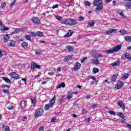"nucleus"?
Instances as JSON below:
<instances>
[{
	"label": "nucleus",
	"instance_id": "nucleus-47",
	"mask_svg": "<svg viewBox=\"0 0 131 131\" xmlns=\"http://www.w3.org/2000/svg\"><path fill=\"white\" fill-rule=\"evenodd\" d=\"M88 112V111H86V110L85 109H83L82 111V114H86V113Z\"/></svg>",
	"mask_w": 131,
	"mask_h": 131
},
{
	"label": "nucleus",
	"instance_id": "nucleus-14",
	"mask_svg": "<svg viewBox=\"0 0 131 131\" xmlns=\"http://www.w3.org/2000/svg\"><path fill=\"white\" fill-rule=\"evenodd\" d=\"M124 5L126 10H131V3H125Z\"/></svg>",
	"mask_w": 131,
	"mask_h": 131
},
{
	"label": "nucleus",
	"instance_id": "nucleus-16",
	"mask_svg": "<svg viewBox=\"0 0 131 131\" xmlns=\"http://www.w3.org/2000/svg\"><path fill=\"white\" fill-rule=\"evenodd\" d=\"M2 79L5 81V82H8V83H10L11 84V80L8 78L7 77H3Z\"/></svg>",
	"mask_w": 131,
	"mask_h": 131
},
{
	"label": "nucleus",
	"instance_id": "nucleus-45",
	"mask_svg": "<svg viewBox=\"0 0 131 131\" xmlns=\"http://www.w3.org/2000/svg\"><path fill=\"white\" fill-rule=\"evenodd\" d=\"M26 38L28 40H31V38H30V36L28 35L26 36Z\"/></svg>",
	"mask_w": 131,
	"mask_h": 131
},
{
	"label": "nucleus",
	"instance_id": "nucleus-50",
	"mask_svg": "<svg viewBox=\"0 0 131 131\" xmlns=\"http://www.w3.org/2000/svg\"><path fill=\"white\" fill-rule=\"evenodd\" d=\"M5 7H6V3H3L1 4V8H2V9H4V8H5Z\"/></svg>",
	"mask_w": 131,
	"mask_h": 131
},
{
	"label": "nucleus",
	"instance_id": "nucleus-12",
	"mask_svg": "<svg viewBox=\"0 0 131 131\" xmlns=\"http://www.w3.org/2000/svg\"><path fill=\"white\" fill-rule=\"evenodd\" d=\"M10 34L5 35L4 36V42H8L9 39H10Z\"/></svg>",
	"mask_w": 131,
	"mask_h": 131
},
{
	"label": "nucleus",
	"instance_id": "nucleus-41",
	"mask_svg": "<svg viewBox=\"0 0 131 131\" xmlns=\"http://www.w3.org/2000/svg\"><path fill=\"white\" fill-rule=\"evenodd\" d=\"M3 92L4 93V94H9V92L8 90L4 89L3 90Z\"/></svg>",
	"mask_w": 131,
	"mask_h": 131
},
{
	"label": "nucleus",
	"instance_id": "nucleus-30",
	"mask_svg": "<svg viewBox=\"0 0 131 131\" xmlns=\"http://www.w3.org/2000/svg\"><path fill=\"white\" fill-rule=\"evenodd\" d=\"M94 65H99V58H96L95 60L93 61Z\"/></svg>",
	"mask_w": 131,
	"mask_h": 131
},
{
	"label": "nucleus",
	"instance_id": "nucleus-58",
	"mask_svg": "<svg viewBox=\"0 0 131 131\" xmlns=\"http://www.w3.org/2000/svg\"><path fill=\"white\" fill-rule=\"evenodd\" d=\"M31 35H32V36H36V33H34V32H31Z\"/></svg>",
	"mask_w": 131,
	"mask_h": 131
},
{
	"label": "nucleus",
	"instance_id": "nucleus-44",
	"mask_svg": "<svg viewBox=\"0 0 131 131\" xmlns=\"http://www.w3.org/2000/svg\"><path fill=\"white\" fill-rule=\"evenodd\" d=\"M43 130H45V127L43 126H41L39 128V131H43Z\"/></svg>",
	"mask_w": 131,
	"mask_h": 131
},
{
	"label": "nucleus",
	"instance_id": "nucleus-36",
	"mask_svg": "<svg viewBox=\"0 0 131 131\" xmlns=\"http://www.w3.org/2000/svg\"><path fill=\"white\" fill-rule=\"evenodd\" d=\"M95 21H93L89 23V25H90V27H94V25H95Z\"/></svg>",
	"mask_w": 131,
	"mask_h": 131
},
{
	"label": "nucleus",
	"instance_id": "nucleus-6",
	"mask_svg": "<svg viewBox=\"0 0 131 131\" xmlns=\"http://www.w3.org/2000/svg\"><path fill=\"white\" fill-rule=\"evenodd\" d=\"M10 76H11L12 78H14L15 79H19V78H20L19 75L14 72L11 73Z\"/></svg>",
	"mask_w": 131,
	"mask_h": 131
},
{
	"label": "nucleus",
	"instance_id": "nucleus-3",
	"mask_svg": "<svg viewBox=\"0 0 131 131\" xmlns=\"http://www.w3.org/2000/svg\"><path fill=\"white\" fill-rule=\"evenodd\" d=\"M43 114V109L41 108H39L36 110L34 117L35 118H38V117H40Z\"/></svg>",
	"mask_w": 131,
	"mask_h": 131
},
{
	"label": "nucleus",
	"instance_id": "nucleus-42",
	"mask_svg": "<svg viewBox=\"0 0 131 131\" xmlns=\"http://www.w3.org/2000/svg\"><path fill=\"white\" fill-rule=\"evenodd\" d=\"M108 113L112 115H115L116 114L115 113V112H114V111H109Z\"/></svg>",
	"mask_w": 131,
	"mask_h": 131
},
{
	"label": "nucleus",
	"instance_id": "nucleus-4",
	"mask_svg": "<svg viewBox=\"0 0 131 131\" xmlns=\"http://www.w3.org/2000/svg\"><path fill=\"white\" fill-rule=\"evenodd\" d=\"M31 69H33V70H34V69H40V68H41V67L39 65L37 64L35 62H31Z\"/></svg>",
	"mask_w": 131,
	"mask_h": 131
},
{
	"label": "nucleus",
	"instance_id": "nucleus-21",
	"mask_svg": "<svg viewBox=\"0 0 131 131\" xmlns=\"http://www.w3.org/2000/svg\"><path fill=\"white\" fill-rule=\"evenodd\" d=\"M119 65H120V62L119 61H116L111 63V66L114 67L119 66Z\"/></svg>",
	"mask_w": 131,
	"mask_h": 131
},
{
	"label": "nucleus",
	"instance_id": "nucleus-13",
	"mask_svg": "<svg viewBox=\"0 0 131 131\" xmlns=\"http://www.w3.org/2000/svg\"><path fill=\"white\" fill-rule=\"evenodd\" d=\"M121 49V45H119L113 48L114 52L115 53H116V52H118V51H119V50H120Z\"/></svg>",
	"mask_w": 131,
	"mask_h": 131
},
{
	"label": "nucleus",
	"instance_id": "nucleus-39",
	"mask_svg": "<svg viewBox=\"0 0 131 131\" xmlns=\"http://www.w3.org/2000/svg\"><path fill=\"white\" fill-rule=\"evenodd\" d=\"M67 49L68 50H69V51H73V48H72V47H71L70 46H67Z\"/></svg>",
	"mask_w": 131,
	"mask_h": 131
},
{
	"label": "nucleus",
	"instance_id": "nucleus-18",
	"mask_svg": "<svg viewBox=\"0 0 131 131\" xmlns=\"http://www.w3.org/2000/svg\"><path fill=\"white\" fill-rule=\"evenodd\" d=\"M70 59H71V55H68L64 58L63 61L64 62H67L69 61Z\"/></svg>",
	"mask_w": 131,
	"mask_h": 131
},
{
	"label": "nucleus",
	"instance_id": "nucleus-1",
	"mask_svg": "<svg viewBox=\"0 0 131 131\" xmlns=\"http://www.w3.org/2000/svg\"><path fill=\"white\" fill-rule=\"evenodd\" d=\"M93 5L95 7H97L95 8V11L96 12H99L101 10H103V3H102V0H94L93 2Z\"/></svg>",
	"mask_w": 131,
	"mask_h": 131
},
{
	"label": "nucleus",
	"instance_id": "nucleus-59",
	"mask_svg": "<svg viewBox=\"0 0 131 131\" xmlns=\"http://www.w3.org/2000/svg\"><path fill=\"white\" fill-rule=\"evenodd\" d=\"M8 109H9V110H13L14 109V107L13 106L8 107Z\"/></svg>",
	"mask_w": 131,
	"mask_h": 131
},
{
	"label": "nucleus",
	"instance_id": "nucleus-43",
	"mask_svg": "<svg viewBox=\"0 0 131 131\" xmlns=\"http://www.w3.org/2000/svg\"><path fill=\"white\" fill-rule=\"evenodd\" d=\"M15 4H16V0H13L12 3L10 4V7H13Z\"/></svg>",
	"mask_w": 131,
	"mask_h": 131
},
{
	"label": "nucleus",
	"instance_id": "nucleus-2",
	"mask_svg": "<svg viewBox=\"0 0 131 131\" xmlns=\"http://www.w3.org/2000/svg\"><path fill=\"white\" fill-rule=\"evenodd\" d=\"M78 22L74 19H66L62 21V24H65V25H76Z\"/></svg>",
	"mask_w": 131,
	"mask_h": 131
},
{
	"label": "nucleus",
	"instance_id": "nucleus-56",
	"mask_svg": "<svg viewBox=\"0 0 131 131\" xmlns=\"http://www.w3.org/2000/svg\"><path fill=\"white\" fill-rule=\"evenodd\" d=\"M21 80H23V81H24L25 84H26V81H27V79H26V78H22Z\"/></svg>",
	"mask_w": 131,
	"mask_h": 131
},
{
	"label": "nucleus",
	"instance_id": "nucleus-35",
	"mask_svg": "<svg viewBox=\"0 0 131 131\" xmlns=\"http://www.w3.org/2000/svg\"><path fill=\"white\" fill-rule=\"evenodd\" d=\"M20 106L21 108H25V102L24 101H22L20 103Z\"/></svg>",
	"mask_w": 131,
	"mask_h": 131
},
{
	"label": "nucleus",
	"instance_id": "nucleus-57",
	"mask_svg": "<svg viewBox=\"0 0 131 131\" xmlns=\"http://www.w3.org/2000/svg\"><path fill=\"white\" fill-rule=\"evenodd\" d=\"M3 88H8L9 89H10L11 88V86L4 84Z\"/></svg>",
	"mask_w": 131,
	"mask_h": 131
},
{
	"label": "nucleus",
	"instance_id": "nucleus-7",
	"mask_svg": "<svg viewBox=\"0 0 131 131\" xmlns=\"http://www.w3.org/2000/svg\"><path fill=\"white\" fill-rule=\"evenodd\" d=\"M129 57H130V54L128 53H126L122 55L121 58L123 59V60H125V59H127V60H128Z\"/></svg>",
	"mask_w": 131,
	"mask_h": 131
},
{
	"label": "nucleus",
	"instance_id": "nucleus-32",
	"mask_svg": "<svg viewBox=\"0 0 131 131\" xmlns=\"http://www.w3.org/2000/svg\"><path fill=\"white\" fill-rule=\"evenodd\" d=\"M116 79H117V77L116 76V75H114L113 76V78L111 79L112 81H113L114 82H115Z\"/></svg>",
	"mask_w": 131,
	"mask_h": 131
},
{
	"label": "nucleus",
	"instance_id": "nucleus-53",
	"mask_svg": "<svg viewBox=\"0 0 131 131\" xmlns=\"http://www.w3.org/2000/svg\"><path fill=\"white\" fill-rule=\"evenodd\" d=\"M126 127H127L129 129H131V125L129 124H127L126 125Z\"/></svg>",
	"mask_w": 131,
	"mask_h": 131
},
{
	"label": "nucleus",
	"instance_id": "nucleus-5",
	"mask_svg": "<svg viewBox=\"0 0 131 131\" xmlns=\"http://www.w3.org/2000/svg\"><path fill=\"white\" fill-rule=\"evenodd\" d=\"M92 57L95 59H99V58H103V55L101 54L94 52L92 54Z\"/></svg>",
	"mask_w": 131,
	"mask_h": 131
},
{
	"label": "nucleus",
	"instance_id": "nucleus-64",
	"mask_svg": "<svg viewBox=\"0 0 131 131\" xmlns=\"http://www.w3.org/2000/svg\"><path fill=\"white\" fill-rule=\"evenodd\" d=\"M96 106H97L96 104H93L92 105V108H95V107H96Z\"/></svg>",
	"mask_w": 131,
	"mask_h": 131
},
{
	"label": "nucleus",
	"instance_id": "nucleus-49",
	"mask_svg": "<svg viewBox=\"0 0 131 131\" xmlns=\"http://www.w3.org/2000/svg\"><path fill=\"white\" fill-rule=\"evenodd\" d=\"M85 4L86 6H88V7H90L92 5V4L89 2H86Z\"/></svg>",
	"mask_w": 131,
	"mask_h": 131
},
{
	"label": "nucleus",
	"instance_id": "nucleus-24",
	"mask_svg": "<svg viewBox=\"0 0 131 131\" xmlns=\"http://www.w3.org/2000/svg\"><path fill=\"white\" fill-rule=\"evenodd\" d=\"M118 13L119 15H121V17H122V18H125V15H124V14H123L122 11H121V10L118 11Z\"/></svg>",
	"mask_w": 131,
	"mask_h": 131
},
{
	"label": "nucleus",
	"instance_id": "nucleus-11",
	"mask_svg": "<svg viewBox=\"0 0 131 131\" xmlns=\"http://www.w3.org/2000/svg\"><path fill=\"white\" fill-rule=\"evenodd\" d=\"M123 84H124L123 82H121V81L118 82L117 83V90H119V89H121V88H122V86H123Z\"/></svg>",
	"mask_w": 131,
	"mask_h": 131
},
{
	"label": "nucleus",
	"instance_id": "nucleus-52",
	"mask_svg": "<svg viewBox=\"0 0 131 131\" xmlns=\"http://www.w3.org/2000/svg\"><path fill=\"white\" fill-rule=\"evenodd\" d=\"M79 20H80V21H83V20H84V17L80 16L79 17Z\"/></svg>",
	"mask_w": 131,
	"mask_h": 131
},
{
	"label": "nucleus",
	"instance_id": "nucleus-19",
	"mask_svg": "<svg viewBox=\"0 0 131 131\" xmlns=\"http://www.w3.org/2000/svg\"><path fill=\"white\" fill-rule=\"evenodd\" d=\"M125 40L128 42H131V36H126L124 37Z\"/></svg>",
	"mask_w": 131,
	"mask_h": 131
},
{
	"label": "nucleus",
	"instance_id": "nucleus-40",
	"mask_svg": "<svg viewBox=\"0 0 131 131\" xmlns=\"http://www.w3.org/2000/svg\"><path fill=\"white\" fill-rule=\"evenodd\" d=\"M71 98H72V94L68 95L67 96V100H70L71 99Z\"/></svg>",
	"mask_w": 131,
	"mask_h": 131
},
{
	"label": "nucleus",
	"instance_id": "nucleus-46",
	"mask_svg": "<svg viewBox=\"0 0 131 131\" xmlns=\"http://www.w3.org/2000/svg\"><path fill=\"white\" fill-rule=\"evenodd\" d=\"M126 121V119H124V118L120 120V122H121L122 123H123V122H125Z\"/></svg>",
	"mask_w": 131,
	"mask_h": 131
},
{
	"label": "nucleus",
	"instance_id": "nucleus-10",
	"mask_svg": "<svg viewBox=\"0 0 131 131\" xmlns=\"http://www.w3.org/2000/svg\"><path fill=\"white\" fill-rule=\"evenodd\" d=\"M32 21L34 22V23H36V24H39L40 23V20H39V18L38 17H33L32 19Z\"/></svg>",
	"mask_w": 131,
	"mask_h": 131
},
{
	"label": "nucleus",
	"instance_id": "nucleus-28",
	"mask_svg": "<svg viewBox=\"0 0 131 131\" xmlns=\"http://www.w3.org/2000/svg\"><path fill=\"white\" fill-rule=\"evenodd\" d=\"M21 45L23 48H24L25 49H27L28 45L26 43V42H23Z\"/></svg>",
	"mask_w": 131,
	"mask_h": 131
},
{
	"label": "nucleus",
	"instance_id": "nucleus-8",
	"mask_svg": "<svg viewBox=\"0 0 131 131\" xmlns=\"http://www.w3.org/2000/svg\"><path fill=\"white\" fill-rule=\"evenodd\" d=\"M118 106H120V107L122 108L123 110H124V109H125V106L124 105L122 101H121V100H119L118 101Z\"/></svg>",
	"mask_w": 131,
	"mask_h": 131
},
{
	"label": "nucleus",
	"instance_id": "nucleus-33",
	"mask_svg": "<svg viewBox=\"0 0 131 131\" xmlns=\"http://www.w3.org/2000/svg\"><path fill=\"white\" fill-rule=\"evenodd\" d=\"M72 35V32L71 31H69L68 33L66 35V37H69L70 36H71Z\"/></svg>",
	"mask_w": 131,
	"mask_h": 131
},
{
	"label": "nucleus",
	"instance_id": "nucleus-51",
	"mask_svg": "<svg viewBox=\"0 0 131 131\" xmlns=\"http://www.w3.org/2000/svg\"><path fill=\"white\" fill-rule=\"evenodd\" d=\"M20 29H14V32H16V33L18 32H20Z\"/></svg>",
	"mask_w": 131,
	"mask_h": 131
},
{
	"label": "nucleus",
	"instance_id": "nucleus-55",
	"mask_svg": "<svg viewBox=\"0 0 131 131\" xmlns=\"http://www.w3.org/2000/svg\"><path fill=\"white\" fill-rule=\"evenodd\" d=\"M22 120H23V121H26L27 120V118L26 117H23Z\"/></svg>",
	"mask_w": 131,
	"mask_h": 131
},
{
	"label": "nucleus",
	"instance_id": "nucleus-37",
	"mask_svg": "<svg viewBox=\"0 0 131 131\" xmlns=\"http://www.w3.org/2000/svg\"><path fill=\"white\" fill-rule=\"evenodd\" d=\"M31 103L33 104V105H34V104L36 103V98L31 99Z\"/></svg>",
	"mask_w": 131,
	"mask_h": 131
},
{
	"label": "nucleus",
	"instance_id": "nucleus-61",
	"mask_svg": "<svg viewBox=\"0 0 131 131\" xmlns=\"http://www.w3.org/2000/svg\"><path fill=\"white\" fill-rule=\"evenodd\" d=\"M56 121V118H53L51 120V122H55Z\"/></svg>",
	"mask_w": 131,
	"mask_h": 131
},
{
	"label": "nucleus",
	"instance_id": "nucleus-27",
	"mask_svg": "<svg viewBox=\"0 0 131 131\" xmlns=\"http://www.w3.org/2000/svg\"><path fill=\"white\" fill-rule=\"evenodd\" d=\"M16 46V42L14 40H12L10 43V47H15Z\"/></svg>",
	"mask_w": 131,
	"mask_h": 131
},
{
	"label": "nucleus",
	"instance_id": "nucleus-31",
	"mask_svg": "<svg viewBox=\"0 0 131 131\" xmlns=\"http://www.w3.org/2000/svg\"><path fill=\"white\" fill-rule=\"evenodd\" d=\"M106 53H107V54H113V53L114 52V49H111V50H107L106 51Z\"/></svg>",
	"mask_w": 131,
	"mask_h": 131
},
{
	"label": "nucleus",
	"instance_id": "nucleus-38",
	"mask_svg": "<svg viewBox=\"0 0 131 131\" xmlns=\"http://www.w3.org/2000/svg\"><path fill=\"white\" fill-rule=\"evenodd\" d=\"M55 18L57 19V20H58V21H62V18L61 16H60V15H56Z\"/></svg>",
	"mask_w": 131,
	"mask_h": 131
},
{
	"label": "nucleus",
	"instance_id": "nucleus-15",
	"mask_svg": "<svg viewBox=\"0 0 131 131\" xmlns=\"http://www.w3.org/2000/svg\"><path fill=\"white\" fill-rule=\"evenodd\" d=\"M81 67V64L79 62H76V64L75 66V70L77 71L79 69H80V67Z\"/></svg>",
	"mask_w": 131,
	"mask_h": 131
},
{
	"label": "nucleus",
	"instance_id": "nucleus-48",
	"mask_svg": "<svg viewBox=\"0 0 131 131\" xmlns=\"http://www.w3.org/2000/svg\"><path fill=\"white\" fill-rule=\"evenodd\" d=\"M119 32L124 34V33H126V31H125V30H120Z\"/></svg>",
	"mask_w": 131,
	"mask_h": 131
},
{
	"label": "nucleus",
	"instance_id": "nucleus-29",
	"mask_svg": "<svg viewBox=\"0 0 131 131\" xmlns=\"http://www.w3.org/2000/svg\"><path fill=\"white\" fill-rule=\"evenodd\" d=\"M127 78H128V74H124L122 78L123 80H125V79H127Z\"/></svg>",
	"mask_w": 131,
	"mask_h": 131
},
{
	"label": "nucleus",
	"instance_id": "nucleus-63",
	"mask_svg": "<svg viewBox=\"0 0 131 131\" xmlns=\"http://www.w3.org/2000/svg\"><path fill=\"white\" fill-rule=\"evenodd\" d=\"M49 75L52 76L54 74V72L48 73Z\"/></svg>",
	"mask_w": 131,
	"mask_h": 131
},
{
	"label": "nucleus",
	"instance_id": "nucleus-20",
	"mask_svg": "<svg viewBox=\"0 0 131 131\" xmlns=\"http://www.w3.org/2000/svg\"><path fill=\"white\" fill-rule=\"evenodd\" d=\"M52 106L50 104H47L45 105V106L44 107L45 110H46V111L49 110L50 109V108H51V107H52Z\"/></svg>",
	"mask_w": 131,
	"mask_h": 131
},
{
	"label": "nucleus",
	"instance_id": "nucleus-54",
	"mask_svg": "<svg viewBox=\"0 0 131 131\" xmlns=\"http://www.w3.org/2000/svg\"><path fill=\"white\" fill-rule=\"evenodd\" d=\"M5 131H10V127L9 126H6Z\"/></svg>",
	"mask_w": 131,
	"mask_h": 131
},
{
	"label": "nucleus",
	"instance_id": "nucleus-23",
	"mask_svg": "<svg viewBox=\"0 0 131 131\" xmlns=\"http://www.w3.org/2000/svg\"><path fill=\"white\" fill-rule=\"evenodd\" d=\"M61 88H65V83L62 82L56 88V89H61Z\"/></svg>",
	"mask_w": 131,
	"mask_h": 131
},
{
	"label": "nucleus",
	"instance_id": "nucleus-62",
	"mask_svg": "<svg viewBox=\"0 0 131 131\" xmlns=\"http://www.w3.org/2000/svg\"><path fill=\"white\" fill-rule=\"evenodd\" d=\"M111 0H104V3H110V1Z\"/></svg>",
	"mask_w": 131,
	"mask_h": 131
},
{
	"label": "nucleus",
	"instance_id": "nucleus-26",
	"mask_svg": "<svg viewBox=\"0 0 131 131\" xmlns=\"http://www.w3.org/2000/svg\"><path fill=\"white\" fill-rule=\"evenodd\" d=\"M118 116H119V117H121V118H125V116L122 114V113H118L117 114Z\"/></svg>",
	"mask_w": 131,
	"mask_h": 131
},
{
	"label": "nucleus",
	"instance_id": "nucleus-25",
	"mask_svg": "<svg viewBox=\"0 0 131 131\" xmlns=\"http://www.w3.org/2000/svg\"><path fill=\"white\" fill-rule=\"evenodd\" d=\"M36 35L37 36H39V37H41V36H43V33H42V32L39 31L36 33Z\"/></svg>",
	"mask_w": 131,
	"mask_h": 131
},
{
	"label": "nucleus",
	"instance_id": "nucleus-34",
	"mask_svg": "<svg viewBox=\"0 0 131 131\" xmlns=\"http://www.w3.org/2000/svg\"><path fill=\"white\" fill-rule=\"evenodd\" d=\"M99 69L98 68H94L93 70V72L96 74V73H98V72H99Z\"/></svg>",
	"mask_w": 131,
	"mask_h": 131
},
{
	"label": "nucleus",
	"instance_id": "nucleus-9",
	"mask_svg": "<svg viewBox=\"0 0 131 131\" xmlns=\"http://www.w3.org/2000/svg\"><path fill=\"white\" fill-rule=\"evenodd\" d=\"M116 31H117L116 29H112L106 31V33L107 34H111V33H116Z\"/></svg>",
	"mask_w": 131,
	"mask_h": 131
},
{
	"label": "nucleus",
	"instance_id": "nucleus-17",
	"mask_svg": "<svg viewBox=\"0 0 131 131\" xmlns=\"http://www.w3.org/2000/svg\"><path fill=\"white\" fill-rule=\"evenodd\" d=\"M55 100H56V96H54L52 99L50 100V104L53 106L55 104Z\"/></svg>",
	"mask_w": 131,
	"mask_h": 131
},
{
	"label": "nucleus",
	"instance_id": "nucleus-22",
	"mask_svg": "<svg viewBox=\"0 0 131 131\" xmlns=\"http://www.w3.org/2000/svg\"><path fill=\"white\" fill-rule=\"evenodd\" d=\"M1 29L2 31H6L7 30H9V28L5 27V26H1Z\"/></svg>",
	"mask_w": 131,
	"mask_h": 131
},
{
	"label": "nucleus",
	"instance_id": "nucleus-60",
	"mask_svg": "<svg viewBox=\"0 0 131 131\" xmlns=\"http://www.w3.org/2000/svg\"><path fill=\"white\" fill-rule=\"evenodd\" d=\"M58 7H59V5H58V4H56L53 7V8L56 9V8H58Z\"/></svg>",
	"mask_w": 131,
	"mask_h": 131
}]
</instances>
